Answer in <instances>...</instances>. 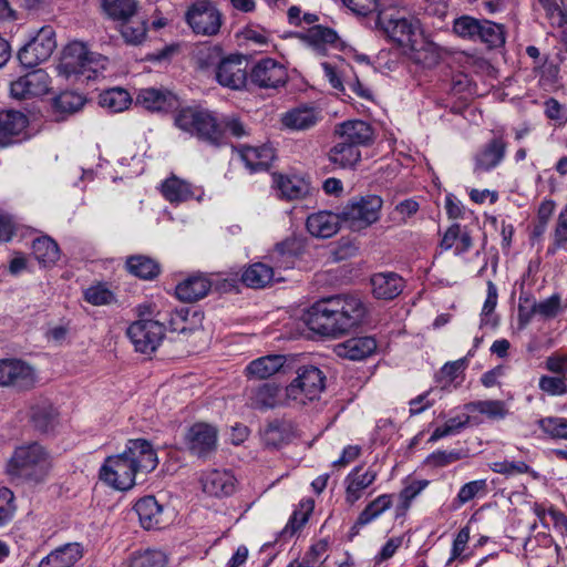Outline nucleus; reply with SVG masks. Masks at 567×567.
Listing matches in <instances>:
<instances>
[{
	"mask_svg": "<svg viewBox=\"0 0 567 567\" xmlns=\"http://www.w3.org/2000/svg\"><path fill=\"white\" fill-rule=\"evenodd\" d=\"M368 308L360 297L334 295L317 300L308 311V324L316 333L339 338L359 328L367 319Z\"/></svg>",
	"mask_w": 567,
	"mask_h": 567,
	"instance_id": "nucleus-1",
	"label": "nucleus"
},
{
	"mask_svg": "<svg viewBox=\"0 0 567 567\" xmlns=\"http://www.w3.org/2000/svg\"><path fill=\"white\" fill-rule=\"evenodd\" d=\"M53 467L49 451L38 442L17 446L6 465L11 482L39 485L47 481Z\"/></svg>",
	"mask_w": 567,
	"mask_h": 567,
	"instance_id": "nucleus-2",
	"label": "nucleus"
},
{
	"mask_svg": "<svg viewBox=\"0 0 567 567\" xmlns=\"http://www.w3.org/2000/svg\"><path fill=\"white\" fill-rule=\"evenodd\" d=\"M383 200L378 195H365L350 199L340 210L342 225L359 231L377 223Z\"/></svg>",
	"mask_w": 567,
	"mask_h": 567,
	"instance_id": "nucleus-3",
	"label": "nucleus"
},
{
	"mask_svg": "<svg viewBox=\"0 0 567 567\" xmlns=\"http://www.w3.org/2000/svg\"><path fill=\"white\" fill-rule=\"evenodd\" d=\"M141 309L143 315L154 316L158 324L163 327L164 333L166 329L179 333L192 332L195 329V319L198 317V313L194 312L189 319L187 308H173L163 300L144 302L141 305Z\"/></svg>",
	"mask_w": 567,
	"mask_h": 567,
	"instance_id": "nucleus-4",
	"label": "nucleus"
},
{
	"mask_svg": "<svg viewBox=\"0 0 567 567\" xmlns=\"http://www.w3.org/2000/svg\"><path fill=\"white\" fill-rule=\"evenodd\" d=\"M326 388L324 373L315 365H302L297 371V377L286 388L288 400L306 404L316 400Z\"/></svg>",
	"mask_w": 567,
	"mask_h": 567,
	"instance_id": "nucleus-5",
	"label": "nucleus"
},
{
	"mask_svg": "<svg viewBox=\"0 0 567 567\" xmlns=\"http://www.w3.org/2000/svg\"><path fill=\"white\" fill-rule=\"evenodd\" d=\"M175 124L181 130L212 144H218L221 137V131L216 123V118L204 110L182 109L175 116Z\"/></svg>",
	"mask_w": 567,
	"mask_h": 567,
	"instance_id": "nucleus-6",
	"label": "nucleus"
},
{
	"mask_svg": "<svg viewBox=\"0 0 567 567\" xmlns=\"http://www.w3.org/2000/svg\"><path fill=\"white\" fill-rule=\"evenodd\" d=\"M141 474L142 471L123 453L107 456L100 470V478L117 491L131 489Z\"/></svg>",
	"mask_w": 567,
	"mask_h": 567,
	"instance_id": "nucleus-7",
	"label": "nucleus"
},
{
	"mask_svg": "<svg viewBox=\"0 0 567 567\" xmlns=\"http://www.w3.org/2000/svg\"><path fill=\"white\" fill-rule=\"evenodd\" d=\"M136 312L138 319L127 328L126 334L136 351L151 353L157 349L164 338L163 327L154 316L143 315L141 305L137 306Z\"/></svg>",
	"mask_w": 567,
	"mask_h": 567,
	"instance_id": "nucleus-8",
	"label": "nucleus"
},
{
	"mask_svg": "<svg viewBox=\"0 0 567 567\" xmlns=\"http://www.w3.org/2000/svg\"><path fill=\"white\" fill-rule=\"evenodd\" d=\"M55 48V31L51 25H44L19 50L18 60L24 68H35L47 61Z\"/></svg>",
	"mask_w": 567,
	"mask_h": 567,
	"instance_id": "nucleus-9",
	"label": "nucleus"
},
{
	"mask_svg": "<svg viewBox=\"0 0 567 567\" xmlns=\"http://www.w3.org/2000/svg\"><path fill=\"white\" fill-rule=\"evenodd\" d=\"M378 23L386 35L400 47L415 50L419 35V21L413 18H405L388 13L381 10L378 14Z\"/></svg>",
	"mask_w": 567,
	"mask_h": 567,
	"instance_id": "nucleus-10",
	"label": "nucleus"
},
{
	"mask_svg": "<svg viewBox=\"0 0 567 567\" xmlns=\"http://www.w3.org/2000/svg\"><path fill=\"white\" fill-rule=\"evenodd\" d=\"M186 22L194 33L200 35H215L221 27V14L213 2L199 0L193 3L186 14Z\"/></svg>",
	"mask_w": 567,
	"mask_h": 567,
	"instance_id": "nucleus-11",
	"label": "nucleus"
},
{
	"mask_svg": "<svg viewBox=\"0 0 567 567\" xmlns=\"http://www.w3.org/2000/svg\"><path fill=\"white\" fill-rule=\"evenodd\" d=\"M250 82L259 89H279L288 81V72L284 64L266 58L258 61L249 72Z\"/></svg>",
	"mask_w": 567,
	"mask_h": 567,
	"instance_id": "nucleus-12",
	"label": "nucleus"
},
{
	"mask_svg": "<svg viewBox=\"0 0 567 567\" xmlns=\"http://www.w3.org/2000/svg\"><path fill=\"white\" fill-rule=\"evenodd\" d=\"M248 79L247 60L244 55H229L223 59L216 68V80L225 87L240 90L245 87Z\"/></svg>",
	"mask_w": 567,
	"mask_h": 567,
	"instance_id": "nucleus-13",
	"label": "nucleus"
},
{
	"mask_svg": "<svg viewBox=\"0 0 567 567\" xmlns=\"http://www.w3.org/2000/svg\"><path fill=\"white\" fill-rule=\"evenodd\" d=\"M49 84L48 73L39 69L13 81L10 85V93L17 100H25L48 93Z\"/></svg>",
	"mask_w": 567,
	"mask_h": 567,
	"instance_id": "nucleus-14",
	"label": "nucleus"
},
{
	"mask_svg": "<svg viewBox=\"0 0 567 567\" xmlns=\"http://www.w3.org/2000/svg\"><path fill=\"white\" fill-rule=\"evenodd\" d=\"M122 453L142 471L143 475L153 472L158 464L155 449L152 443L145 439L128 440Z\"/></svg>",
	"mask_w": 567,
	"mask_h": 567,
	"instance_id": "nucleus-15",
	"label": "nucleus"
},
{
	"mask_svg": "<svg viewBox=\"0 0 567 567\" xmlns=\"http://www.w3.org/2000/svg\"><path fill=\"white\" fill-rule=\"evenodd\" d=\"M186 444L192 454L207 457L216 450L217 430L205 423H196L186 434Z\"/></svg>",
	"mask_w": 567,
	"mask_h": 567,
	"instance_id": "nucleus-16",
	"label": "nucleus"
},
{
	"mask_svg": "<svg viewBox=\"0 0 567 567\" xmlns=\"http://www.w3.org/2000/svg\"><path fill=\"white\" fill-rule=\"evenodd\" d=\"M334 134L359 148L370 146L374 142L373 127L361 120H349L336 125Z\"/></svg>",
	"mask_w": 567,
	"mask_h": 567,
	"instance_id": "nucleus-17",
	"label": "nucleus"
},
{
	"mask_svg": "<svg viewBox=\"0 0 567 567\" xmlns=\"http://www.w3.org/2000/svg\"><path fill=\"white\" fill-rule=\"evenodd\" d=\"M28 415L35 431L47 433L56 425L59 414L49 399L40 396L30 402Z\"/></svg>",
	"mask_w": 567,
	"mask_h": 567,
	"instance_id": "nucleus-18",
	"label": "nucleus"
},
{
	"mask_svg": "<svg viewBox=\"0 0 567 567\" xmlns=\"http://www.w3.org/2000/svg\"><path fill=\"white\" fill-rule=\"evenodd\" d=\"M321 118L320 111L310 105H299L281 114V125L289 131H307Z\"/></svg>",
	"mask_w": 567,
	"mask_h": 567,
	"instance_id": "nucleus-19",
	"label": "nucleus"
},
{
	"mask_svg": "<svg viewBox=\"0 0 567 567\" xmlns=\"http://www.w3.org/2000/svg\"><path fill=\"white\" fill-rule=\"evenodd\" d=\"M90 52L84 43L72 42L68 44L63 51L62 60L60 63V72L66 78L79 76L85 68Z\"/></svg>",
	"mask_w": 567,
	"mask_h": 567,
	"instance_id": "nucleus-20",
	"label": "nucleus"
},
{
	"mask_svg": "<svg viewBox=\"0 0 567 567\" xmlns=\"http://www.w3.org/2000/svg\"><path fill=\"white\" fill-rule=\"evenodd\" d=\"M141 526L144 529H157L165 525L164 507L156 501L154 496H145L140 498L135 505Z\"/></svg>",
	"mask_w": 567,
	"mask_h": 567,
	"instance_id": "nucleus-21",
	"label": "nucleus"
},
{
	"mask_svg": "<svg viewBox=\"0 0 567 567\" xmlns=\"http://www.w3.org/2000/svg\"><path fill=\"white\" fill-rule=\"evenodd\" d=\"M203 491L216 497H226L236 489V478L226 470H213L202 478Z\"/></svg>",
	"mask_w": 567,
	"mask_h": 567,
	"instance_id": "nucleus-22",
	"label": "nucleus"
},
{
	"mask_svg": "<svg viewBox=\"0 0 567 567\" xmlns=\"http://www.w3.org/2000/svg\"><path fill=\"white\" fill-rule=\"evenodd\" d=\"M342 224L340 212L334 214L331 212L322 210L311 214L307 218L308 231L318 238H330L336 235Z\"/></svg>",
	"mask_w": 567,
	"mask_h": 567,
	"instance_id": "nucleus-23",
	"label": "nucleus"
},
{
	"mask_svg": "<svg viewBox=\"0 0 567 567\" xmlns=\"http://www.w3.org/2000/svg\"><path fill=\"white\" fill-rule=\"evenodd\" d=\"M377 341L373 337H354L336 346L334 351L338 357L349 360H363L377 350Z\"/></svg>",
	"mask_w": 567,
	"mask_h": 567,
	"instance_id": "nucleus-24",
	"label": "nucleus"
},
{
	"mask_svg": "<svg viewBox=\"0 0 567 567\" xmlns=\"http://www.w3.org/2000/svg\"><path fill=\"white\" fill-rule=\"evenodd\" d=\"M28 125V117L20 111L7 110L0 112V147L13 143Z\"/></svg>",
	"mask_w": 567,
	"mask_h": 567,
	"instance_id": "nucleus-25",
	"label": "nucleus"
},
{
	"mask_svg": "<svg viewBox=\"0 0 567 567\" xmlns=\"http://www.w3.org/2000/svg\"><path fill=\"white\" fill-rule=\"evenodd\" d=\"M83 556L80 543H68L52 550L39 564V567H73Z\"/></svg>",
	"mask_w": 567,
	"mask_h": 567,
	"instance_id": "nucleus-26",
	"label": "nucleus"
},
{
	"mask_svg": "<svg viewBox=\"0 0 567 567\" xmlns=\"http://www.w3.org/2000/svg\"><path fill=\"white\" fill-rule=\"evenodd\" d=\"M362 466L354 467L346 477V501L353 505L362 496V493L368 488L377 478V472L367 470L362 472Z\"/></svg>",
	"mask_w": 567,
	"mask_h": 567,
	"instance_id": "nucleus-27",
	"label": "nucleus"
},
{
	"mask_svg": "<svg viewBox=\"0 0 567 567\" xmlns=\"http://www.w3.org/2000/svg\"><path fill=\"white\" fill-rule=\"evenodd\" d=\"M138 104L150 111H168L177 106L176 96L164 90L142 89L136 97Z\"/></svg>",
	"mask_w": 567,
	"mask_h": 567,
	"instance_id": "nucleus-28",
	"label": "nucleus"
},
{
	"mask_svg": "<svg viewBox=\"0 0 567 567\" xmlns=\"http://www.w3.org/2000/svg\"><path fill=\"white\" fill-rule=\"evenodd\" d=\"M286 363V357L281 354H269L251 361L246 368L249 379L264 380L279 372Z\"/></svg>",
	"mask_w": 567,
	"mask_h": 567,
	"instance_id": "nucleus-29",
	"label": "nucleus"
},
{
	"mask_svg": "<svg viewBox=\"0 0 567 567\" xmlns=\"http://www.w3.org/2000/svg\"><path fill=\"white\" fill-rule=\"evenodd\" d=\"M101 8L107 19L116 23L130 22L138 13L137 0H101Z\"/></svg>",
	"mask_w": 567,
	"mask_h": 567,
	"instance_id": "nucleus-30",
	"label": "nucleus"
},
{
	"mask_svg": "<svg viewBox=\"0 0 567 567\" xmlns=\"http://www.w3.org/2000/svg\"><path fill=\"white\" fill-rule=\"evenodd\" d=\"M239 156L250 172L267 171L275 158V151L270 146H245L239 151Z\"/></svg>",
	"mask_w": 567,
	"mask_h": 567,
	"instance_id": "nucleus-31",
	"label": "nucleus"
},
{
	"mask_svg": "<svg viewBox=\"0 0 567 567\" xmlns=\"http://www.w3.org/2000/svg\"><path fill=\"white\" fill-rule=\"evenodd\" d=\"M392 506V496L383 494L370 502L364 509L359 514L355 523L350 529V535L355 536L360 529L377 519L381 514Z\"/></svg>",
	"mask_w": 567,
	"mask_h": 567,
	"instance_id": "nucleus-32",
	"label": "nucleus"
},
{
	"mask_svg": "<svg viewBox=\"0 0 567 567\" xmlns=\"http://www.w3.org/2000/svg\"><path fill=\"white\" fill-rule=\"evenodd\" d=\"M506 143L501 137L491 140L476 155L475 169L486 172L496 167L504 158Z\"/></svg>",
	"mask_w": 567,
	"mask_h": 567,
	"instance_id": "nucleus-33",
	"label": "nucleus"
},
{
	"mask_svg": "<svg viewBox=\"0 0 567 567\" xmlns=\"http://www.w3.org/2000/svg\"><path fill=\"white\" fill-rule=\"evenodd\" d=\"M295 435L292 422L287 420H274L264 431L262 440L268 447L278 449L287 444Z\"/></svg>",
	"mask_w": 567,
	"mask_h": 567,
	"instance_id": "nucleus-34",
	"label": "nucleus"
},
{
	"mask_svg": "<svg viewBox=\"0 0 567 567\" xmlns=\"http://www.w3.org/2000/svg\"><path fill=\"white\" fill-rule=\"evenodd\" d=\"M9 370L8 386L18 390H30L35 385L37 375L34 369L28 363L17 359H10Z\"/></svg>",
	"mask_w": 567,
	"mask_h": 567,
	"instance_id": "nucleus-35",
	"label": "nucleus"
},
{
	"mask_svg": "<svg viewBox=\"0 0 567 567\" xmlns=\"http://www.w3.org/2000/svg\"><path fill=\"white\" fill-rule=\"evenodd\" d=\"M299 38L311 47L319 54H323L328 45L338 41L337 32L328 27L313 25L307 32L301 33Z\"/></svg>",
	"mask_w": 567,
	"mask_h": 567,
	"instance_id": "nucleus-36",
	"label": "nucleus"
},
{
	"mask_svg": "<svg viewBox=\"0 0 567 567\" xmlns=\"http://www.w3.org/2000/svg\"><path fill=\"white\" fill-rule=\"evenodd\" d=\"M125 267L130 274L141 280H154L161 272L159 264L144 255L127 257Z\"/></svg>",
	"mask_w": 567,
	"mask_h": 567,
	"instance_id": "nucleus-37",
	"label": "nucleus"
},
{
	"mask_svg": "<svg viewBox=\"0 0 567 567\" xmlns=\"http://www.w3.org/2000/svg\"><path fill=\"white\" fill-rule=\"evenodd\" d=\"M250 402L258 410L274 409L284 402L281 389L275 383H264L251 391Z\"/></svg>",
	"mask_w": 567,
	"mask_h": 567,
	"instance_id": "nucleus-38",
	"label": "nucleus"
},
{
	"mask_svg": "<svg viewBox=\"0 0 567 567\" xmlns=\"http://www.w3.org/2000/svg\"><path fill=\"white\" fill-rule=\"evenodd\" d=\"M329 159L342 168L352 167L360 162L361 151L358 146L339 138L329 152Z\"/></svg>",
	"mask_w": 567,
	"mask_h": 567,
	"instance_id": "nucleus-39",
	"label": "nucleus"
},
{
	"mask_svg": "<svg viewBox=\"0 0 567 567\" xmlns=\"http://www.w3.org/2000/svg\"><path fill=\"white\" fill-rule=\"evenodd\" d=\"M277 185L281 197L288 200L303 199L311 192L310 184L298 176H280Z\"/></svg>",
	"mask_w": 567,
	"mask_h": 567,
	"instance_id": "nucleus-40",
	"label": "nucleus"
},
{
	"mask_svg": "<svg viewBox=\"0 0 567 567\" xmlns=\"http://www.w3.org/2000/svg\"><path fill=\"white\" fill-rule=\"evenodd\" d=\"M163 196L171 203L186 202L193 197L192 185L175 175L166 178L161 187Z\"/></svg>",
	"mask_w": 567,
	"mask_h": 567,
	"instance_id": "nucleus-41",
	"label": "nucleus"
},
{
	"mask_svg": "<svg viewBox=\"0 0 567 567\" xmlns=\"http://www.w3.org/2000/svg\"><path fill=\"white\" fill-rule=\"evenodd\" d=\"M32 252L35 259L43 266L54 265L60 258V248L49 236L34 239L32 243Z\"/></svg>",
	"mask_w": 567,
	"mask_h": 567,
	"instance_id": "nucleus-42",
	"label": "nucleus"
},
{
	"mask_svg": "<svg viewBox=\"0 0 567 567\" xmlns=\"http://www.w3.org/2000/svg\"><path fill=\"white\" fill-rule=\"evenodd\" d=\"M131 103L130 93L122 87H113L99 95V104L113 113L123 112Z\"/></svg>",
	"mask_w": 567,
	"mask_h": 567,
	"instance_id": "nucleus-43",
	"label": "nucleus"
},
{
	"mask_svg": "<svg viewBox=\"0 0 567 567\" xmlns=\"http://www.w3.org/2000/svg\"><path fill=\"white\" fill-rule=\"evenodd\" d=\"M477 41L488 48H499L505 43L504 25L493 21L481 19Z\"/></svg>",
	"mask_w": 567,
	"mask_h": 567,
	"instance_id": "nucleus-44",
	"label": "nucleus"
},
{
	"mask_svg": "<svg viewBox=\"0 0 567 567\" xmlns=\"http://www.w3.org/2000/svg\"><path fill=\"white\" fill-rule=\"evenodd\" d=\"M118 31L128 45H140L147 35V22L144 19H131L130 22L117 23Z\"/></svg>",
	"mask_w": 567,
	"mask_h": 567,
	"instance_id": "nucleus-45",
	"label": "nucleus"
},
{
	"mask_svg": "<svg viewBox=\"0 0 567 567\" xmlns=\"http://www.w3.org/2000/svg\"><path fill=\"white\" fill-rule=\"evenodd\" d=\"M465 409L470 412H478L485 414L492 420H502L508 414L505 402L501 400H485L470 402L465 405Z\"/></svg>",
	"mask_w": 567,
	"mask_h": 567,
	"instance_id": "nucleus-46",
	"label": "nucleus"
},
{
	"mask_svg": "<svg viewBox=\"0 0 567 567\" xmlns=\"http://www.w3.org/2000/svg\"><path fill=\"white\" fill-rule=\"evenodd\" d=\"M167 555L158 549H146L135 553L128 560V567H167Z\"/></svg>",
	"mask_w": 567,
	"mask_h": 567,
	"instance_id": "nucleus-47",
	"label": "nucleus"
},
{
	"mask_svg": "<svg viewBox=\"0 0 567 567\" xmlns=\"http://www.w3.org/2000/svg\"><path fill=\"white\" fill-rule=\"evenodd\" d=\"M85 103V99L73 91H64L53 100V107L61 114H73L80 111Z\"/></svg>",
	"mask_w": 567,
	"mask_h": 567,
	"instance_id": "nucleus-48",
	"label": "nucleus"
},
{
	"mask_svg": "<svg viewBox=\"0 0 567 567\" xmlns=\"http://www.w3.org/2000/svg\"><path fill=\"white\" fill-rule=\"evenodd\" d=\"M275 277L272 267L264 262H255L241 275L243 284H270Z\"/></svg>",
	"mask_w": 567,
	"mask_h": 567,
	"instance_id": "nucleus-49",
	"label": "nucleus"
},
{
	"mask_svg": "<svg viewBox=\"0 0 567 567\" xmlns=\"http://www.w3.org/2000/svg\"><path fill=\"white\" fill-rule=\"evenodd\" d=\"M480 22L481 19H476L470 16H462L455 19L453 30L458 37L463 39L477 41Z\"/></svg>",
	"mask_w": 567,
	"mask_h": 567,
	"instance_id": "nucleus-50",
	"label": "nucleus"
},
{
	"mask_svg": "<svg viewBox=\"0 0 567 567\" xmlns=\"http://www.w3.org/2000/svg\"><path fill=\"white\" fill-rule=\"evenodd\" d=\"M537 424L550 437L567 440V419L548 416L539 419Z\"/></svg>",
	"mask_w": 567,
	"mask_h": 567,
	"instance_id": "nucleus-51",
	"label": "nucleus"
},
{
	"mask_svg": "<svg viewBox=\"0 0 567 567\" xmlns=\"http://www.w3.org/2000/svg\"><path fill=\"white\" fill-rule=\"evenodd\" d=\"M83 297L85 301L93 306H105L116 301L114 292L105 286H89L84 290Z\"/></svg>",
	"mask_w": 567,
	"mask_h": 567,
	"instance_id": "nucleus-52",
	"label": "nucleus"
},
{
	"mask_svg": "<svg viewBox=\"0 0 567 567\" xmlns=\"http://www.w3.org/2000/svg\"><path fill=\"white\" fill-rule=\"evenodd\" d=\"M327 550L328 543L319 540L308 549L300 564H302V567H321L327 559Z\"/></svg>",
	"mask_w": 567,
	"mask_h": 567,
	"instance_id": "nucleus-53",
	"label": "nucleus"
},
{
	"mask_svg": "<svg viewBox=\"0 0 567 567\" xmlns=\"http://www.w3.org/2000/svg\"><path fill=\"white\" fill-rule=\"evenodd\" d=\"M210 286H174V295L182 302H196L209 293Z\"/></svg>",
	"mask_w": 567,
	"mask_h": 567,
	"instance_id": "nucleus-54",
	"label": "nucleus"
},
{
	"mask_svg": "<svg viewBox=\"0 0 567 567\" xmlns=\"http://www.w3.org/2000/svg\"><path fill=\"white\" fill-rule=\"evenodd\" d=\"M561 310V299L557 293L540 302H535L532 308L533 312L538 313L546 319L555 318Z\"/></svg>",
	"mask_w": 567,
	"mask_h": 567,
	"instance_id": "nucleus-55",
	"label": "nucleus"
},
{
	"mask_svg": "<svg viewBox=\"0 0 567 567\" xmlns=\"http://www.w3.org/2000/svg\"><path fill=\"white\" fill-rule=\"evenodd\" d=\"M107 63V58L99 53L90 52L85 68L80 78H84L85 80L96 79L106 69Z\"/></svg>",
	"mask_w": 567,
	"mask_h": 567,
	"instance_id": "nucleus-56",
	"label": "nucleus"
},
{
	"mask_svg": "<svg viewBox=\"0 0 567 567\" xmlns=\"http://www.w3.org/2000/svg\"><path fill=\"white\" fill-rule=\"evenodd\" d=\"M16 512L14 494L8 487H0V526L9 523Z\"/></svg>",
	"mask_w": 567,
	"mask_h": 567,
	"instance_id": "nucleus-57",
	"label": "nucleus"
},
{
	"mask_svg": "<svg viewBox=\"0 0 567 567\" xmlns=\"http://www.w3.org/2000/svg\"><path fill=\"white\" fill-rule=\"evenodd\" d=\"M470 540V529L468 527H463L457 533L456 537L453 540L451 556L446 561V565L450 566L455 560L464 561L467 556L464 555V550Z\"/></svg>",
	"mask_w": 567,
	"mask_h": 567,
	"instance_id": "nucleus-58",
	"label": "nucleus"
},
{
	"mask_svg": "<svg viewBox=\"0 0 567 567\" xmlns=\"http://www.w3.org/2000/svg\"><path fill=\"white\" fill-rule=\"evenodd\" d=\"M470 417L466 416L465 420H460L458 417L450 419L444 425L436 427L431 437L430 442L437 441L442 437L449 436L451 434L457 433L460 430L464 429L467 424Z\"/></svg>",
	"mask_w": 567,
	"mask_h": 567,
	"instance_id": "nucleus-59",
	"label": "nucleus"
},
{
	"mask_svg": "<svg viewBox=\"0 0 567 567\" xmlns=\"http://www.w3.org/2000/svg\"><path fill=\"white\" fill-rule=\"evenodd\" d=\"M491 470L498 474L504 475H514V474H523L529 473L530 467L523 461L518 462H509V461H499L491 464Z\"/></svg>",
	"mask_w": 567,
	"mask_h": 567,
	"instance_id": "nucleus-60",
	"label": "nucleus"
},
{
	"mask_svg": "<svg viewBox=\"0 0 567 567\" xmlns=\"http://www.w3.org/2000/svg\"><path fill=\"white\" fill-rule=\"evenodd\" d=\"M539 389L549 395H563L567 393L564 378L543 375L539 379Z\"/></svg>",
	"mask_w": 567,
	"mask_h": 567,
	"instance_id": "nucleus-61",
	"label": "nucleus"
},
{
	"mask_svg": "<svg viewBox=\"0 0 567 567\" xmlns=\"http://www.w3.org/2000/svg\"><path fill=\"white\" fill-rule=\"evenodd\" d=\"M487 484L485 480L472 481L464 484L457 494V501L460 504H465L472 501L478 493L485 492Z\"/></svg>",
	"mask_w": 567,
	"mask_h": 567,
	"instance_id": "nucleus-62",
	"label": "nucleus"
},
{
	"mask_svg": "<svg viewBox=\"0 0 567 567\" xmlns=\"http://www.w3.org/2000/svg\"><path fill=\"white\" fill-rule=\"evenodd\" d=\"M354 13L367 16L371 12H380V0H342Z\"/></svg>",
	"mask_w": 567,
	"mask_h": 567,
	"instance_id": "nucleus-63",
	"label": "nucleus"
},
{
	"mask_svg": "<svg viewBox=\"0 0 567 567\" xmlns=\"http://www.w3.org/2000/svg\"><path fill=\"white\" fill-rule=\"evenodd\" d=\"M460 458H461V453H458V452L436 451L427 456L426 462H427V464H430L432 466L443 467L453 462L458 461Z\"/></svg>",
	"mask_w": 567,
	"mask_h": 567,
	"instance_id": "nucleus-64",
	"label": "nucleus"
}]
</instances>
